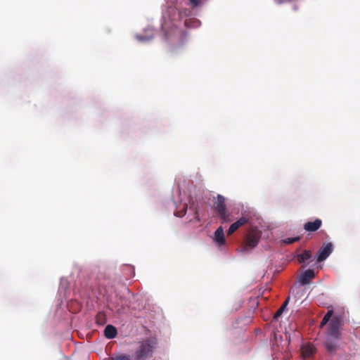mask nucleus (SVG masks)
Returning a JSON list of instances; mask_svg holds the SVG:
<instances>
[{
	"label": "nucleus",
	"instance_id": "nucleus-1",
	"mask_svg": "<svg viewBox=\"0 0 360 360\" xmlns=\"http://www.w3.org/2000/svg\"><path fill=\"white\" fill-rule=\"evenodd\" d=\"M156 345L155 338H147L141 342L135 353L136 360H145L148 356H152Z\"/></svg>",
	"mask_w": 360,
	"mask_h": 360
},
{
	"label": "nucleus",
	"instance_id": "nucleus-2",
	"mask_svg": "<svg viewBox=\"0 0 360 360\" xmlns=\"http://www.w3.org/2000/svg\"><path fill=\"white\" fill-rule=\"evenodd\" d=\"M212 209L218 214L222 222L231 221L230 213L227 211L225 198L223 195H217V199L213 203Z\"/></svg>",
	"mask_w": 360,
	"mask_h": 360
},
{
	"label": "nucleus",
	"instance_id": "nucleus-3",
	"mask_svg": "<svg viewBox=\"0 0 360 360\" xmlns=\"http://www.w3.org/2000/svg\"><path fill=\"white\" fill-rule=\"evenodd\" d=\"M261 238V232L257 229H251L247 234L245 244L241 248L240 252H247L250 249L255 248Z\"/></svg>",
	"mask_w": 360,
	"mask_h": 360
},
{
	"label": "nucleus",
	"instance_id": "nucleus-4",
	"mask_svg": "<svg viewBox=\"0 0 360 360\" xmlns=\"http://www.w3.org/2000/svg\"><path fill=\"white\" fill-rule=\"evenodd\" d=\"M333 252V244L331 243H323L316 252V262H321L326 259Z\"/></svg>",
	"mask_w": 360,
	"mask_h": 360
},
{
	"label": "nucleus",
	"instance_id": "nucleus-5",
	"mask_svg": "<svg viewBox=\"0 0 360 360\" xmlns=\"http://www.w3.org/2000/svg\"><path fill=\"white\" fill-rule=\"evenodd\" d=\"M340 322L338 319H333L329 323L328 332L327 337H332L335 338H340Z\"/></svg>",
	"mask_w": 360,
	"mask_h": 360
},
{
	"label": "nucleus",
	"instance_id": "nucleus-6",
	"mask_svg": "<svg viewBox=\"0 0 360 360\" xmlns=\"http://www.w3.org/2000/svg\"><path fill=\"white\" fill-rule=\"evenodd\" d=\"M249 221V218L247 217H242L236 222L233 223L228 229L227 235H232L238 229L243 226Z\"/></svg>",
	"mask_w": 360,
	"mask_h": 360
},
{
	"label": "nucleus",
	"instance_id": "nucleus-7",
	"mask_svg": "<svg viewBox=\"0 0 360 360\" xmlns=\"http://www.w3.org/2000/svg\"><path fill=\"white\" fill-rule=\"evenodd\" d=\"M322 225V221L320 219H316L313 221H307L304 224V229L307 232H315L319 230Z\"/></svg>",
	"mask_w": 360,
	"mask_h": 360
},
{
	"label": "nucleus",
	"instance_id": "nucleus-8",
	"mask_svg": "<svg viewBox=\"0 0 360 360\" xmlns=\"http://www.w3.org/2000/svg\"><path fill=\"white\" fill-rule=\"evenodd\" d=\"M339 339L332 337L326 338L324 345L328 352L333 353L336 351Z\"/></svg>",
	"mask_w": 360,
	"mask_h": 360
},
{
	"label": "nucleus",
	"instance_id": "nucleus-9",
	"mask_svg": "<svg viewBox=\"0 0 360 360\" xmlns=\"http://www.w3.org/2000/svg\"><path fill=\"white\" fill-rule=\"evenodd\" d=\"M214 241L219 246L224 245L226 243L224 229L222 226L218 227L215 231Z\"/></svg>",
	"mask_w": 360,
	"mask_h": 360
},
{
	"label": "nucleus",
	"instance_id": "nucleus-10",
	"mask_svg": "<svg viewBox=\"0 0 360 360\" xmlns=\"http://www.w3.org/2000/svg\"><path fill=\"white\" fill-rule=\"evenodd\" d=\"M315 276L314 271L312 269H307L304 271L300 276L301 283L303 285L307 284Z\"/></svg>",
	"mask_w": 360,
	"mask_h": 360
},
{
	"label": "nucleus",
	"instance_id": "nucleus-11",
	"mask_svg": "<svg viewBox=\"0 0 360 360\" xmlns=\"http://www.w3.org/2000/svg\"><path fill=\"white\" fill-rule=\"evenodd\" d=\"M117 334V328L112 325H108L104 329V335L108 339H112Z\"/></svg>",
	"mask_w": 360,
	"mask_h": 360
},
{
	"label": "nucleus",
	"instance_id": "nucleus-12",
	"mask_svg": "<svg viewBox=\"0 0 360 360\" xmlns=\"http://www.w3.org/2000/svg\"><path fill=\"white\" fill-rule=\"evenodd\" d=\"M314 347L311 344H307L302 347V354L304 357H309L314 353Z\"/></svg>",
	"mask_w": 360,
	"mask_h": 360
},
{
	"label": "nucleus",
	"instance_id": "nucleus-13",
	"mask_svg": "<svg viewBox=\"0 0 360 360\" xmlns=\"http://www.w3.org/2000/svg\"><path fill=\"white\" fill-rule=\"evenodd\" d=\"M311 257L312 255L310 250H304L302 254L297 256V259L300 263H302L311 259Z\"/></svg>",
	"mask_w": 360,
	"mask_h": 360
},
{
	"label": "nucleus",
	"instance_id": "nucleus-14",
	"mask_svg": "<svg viewBox=\"0 0 360 360\" xmlns=\"http://www.w3.org/2000/svg\"><path fill=\"white\" fill-rule=\"evenodd\" d=\"M289 301V297L286 299V300L283 302L282 306L277 310V311L275 313L274 316V319L277 320L283 314L285 309L286 308Z\"/></svg>",
	"mask_w": 360,
	"mask_h": 360
},
{
	"label": "nucleus",
	"instance_id": "nucleus-15",
	"mask_svg": "<svg viewBox=\"0 0 360 360\" xmlns=\"http://www.w3.org/2000/svg\"><path fill=\"white\" fill-rule=\"evenodd\" d=\"M333 314V310H328L327 311V313L325 314V316H323L321 323H320V328H323V326L325 325H326V323L329 321V320L330 319L332 315Z\"/></svg>",
	"mask_w": 360,
	"mask_h": 360
},
{
	"label": "nucleus",
	"instance_id": "nucleus-16",
	"mask_svg": "<svg viewBox=\"0 0 360 360\" xmlns=\"http://www.w3.org/2000/svg\"><path fill=\"white\" fill-rule=\"evenodd\" d=\"M188 1H189V5L191 7L195 8V7H198V6L202 5L207 0H188Z\"/></svg>",
	"mask_w": 360,
	"mask_h": 360
},
{
	"label": "nucleus",
	"instance_id": "nucleus-17",
	"mask_svg": "<svg viewBox=\"0 0 360 360\" xmlns=\"http://www.w3.org/2000/svg\"><path fill=\"white\" fill-rule=\"evenodd\" d=\"M300 240V236H297V237H293V238H285L283 240V242L285 243V244H292L293 243H295V242H297Z\"/></svg>",
	"mask_w": 360,
	"mask_h": 360
},
{
	"label": "nucleus",
	"instance_id": "nucleus-18",
	"mask_svg": "<svg viewBox=\"0 0 360 360\" xmlns=\"http://www.w3.org/2000/svg\"><path fill=\"white\" fill-rule=\"evenodd\" d=\"M112 360H130L129 356L126 355H120L115 358H113Z\"/></svg>",
	"mask_w": 360,
	"mask_h": 360
},
{
	"label": "nucleus",
	"instance_id": "nucleus-19",
	"mask_svg": "<svg viewBox=\"0 0 360 360\" xmlns=\"http://www.w3.org/2000/svg\"><path fill=\"white\" fill-rule=\"evenodd\" d=\"M187 205H184L183 210L178 214H176L177 217H181L185 215L186 212Z\"/></svg>",
	"mask_w": 360,
	"mask_h": 360
},
{
	"label": "nucleus",
	"instance_id": "nucleus-20",
	"mask_svg": "<svg viewBox=\"0 0 360 360\" xmlns=\"http://www.w3.org/2000/svg\"><path fill=\"white\" fill-rule=\"evenodd\" d=\"M195 219L198 221H200L199 215H198V211L196 210L195 208Z\"/></svg>",
	"mask_w": 360,
	"mask_h": 360
},
{
	"label": "nucleus",
	"instance_id": "nucleus-21",
	"mask_svg": "<svg viewBox=\"0 0 360 360\" xmlns=\"http://www.w3.org/2000/svg\"><path fill=\"white\" fill-rule=\"evenodd\" d=\"M137 38H138V39H139V41H145V40L146 39V37H141V36H137Z\"/></svg>",
	"mask_w": 360,
	"mask_h": 360
},
{
	"label": "nucleus",
	"instance_id": "nucleus-22",
	"mask_svg": "<svg viewBox=\"0 0 360 360\" xmlns=\"http://www.w3.org/2000/svg\"><path fill=\"white\" fill-rule=\"evenodd\" d=\"M100 316H103V314H98V316H97V321L98 322V319L100 318Z\"/></svg>",
	"mask_w": 360,
	"mask_h": 360
}]
</instances>
